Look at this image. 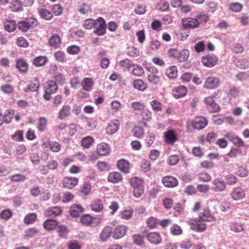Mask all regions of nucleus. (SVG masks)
<instances>
[{"mask_svg":"<svg viewBox=\"0 0 249 249\" xmlns=\"http://www.w3.org/2000/svg\"><path fill=\"white\" fill-rule=\"evenodd\" d=\"M95 25V20L91 18L85 19L83 23V27L86 30H90Z\"/></svg>","mask_w":249,"mask_h":249,"instance_id":"56","label":"nucleus"},{"mask_svg":"<svg viewBox=\"0 0 249 249\" xmlns=\"http://www.w3.org/2000/svg\"><path fill=\"white\" fill-rule=\"evenodd\" d=\"M148 241L153 245H159L162 242V237L158 232L153 231L148 233L146 236Z\"/></svg>","mask_w":249,"mask_h":249,"instance_id":"11","label":"nucleus"},{"mask_svg":"<svg viewBox=\"0 0 249 249\" xmlns=\"http://www.w3.org/2000/svg\"><path fill=\"white\" fill-rule=\"evenodd\" d=\"M187 88L184 86L176 87L172 90L173 96L177 99L184 97L187 94Z\"/></svg>","mask_w":249,"mask_h":249,"instance_id":"20","label":"nucleus"},{"mask_svg":"<svg viewBox=\"0 0 249 249\" xmlns=\"http://www.w3.org/2000/svg\"><path fill=\"white\" fill-rule=\"evenodd\" d=\"M37 215L35 213L27 214L24 219V222L26 224H30L34 223L36 219Z\"/></svg>","mask_w":249,"mask_h":249,"instance_id":"53","label":"nucleus"},{"mask_svg":"<svg viewBox=\"0 0 249 249\" xmlns=\"http://www.w3.org/2000/svg\"><path fill=\"white\" fill-rule=\"evenodd\" d=\"M46 125L47 120L46 118L44 117H40L37 124L38 130L41 132L43 131L45 129Z\"/></svg>","mask_w":249,"mask_h":249,"instance_id":"61","label":"nucleus"},{"mask_svg":"<svg viewBox=\"0 0 249 249\" xmlns=\"http://www.w3.org/2000/svg\"><path fill=\"white\" fill-rule=\"evenodd\" d=\"M162 183L164 186L168 188H173L178 185L177 179L172 176H167L162 178Z\"/></svg>","mask_w":249,"mask_h":249,"instance_id":"17","label":"nucleus"},{"mask_svg":"<svg viewBox=\"0 0 249 249\" xmlns=\"http://www.w3.org/2000/svg\"><path fill=\"white\" fill-rule=\"evenodd\" d=\"M91 209L95 212H102L104 209V204L101 199H94L90 204Z\"/></svg>","mask_w":249,"mask_h":249,"instance_id":"27","label":"nucleus"},{"mask_svg":"<svg viewBox=\"0 0 249 249\" xmlns=\"http://www.w3.org/2000/svg\"><path fill=\"white\" fill-rule=\"evenodd\" d=\"M91 184L88 182H84L81 188V192L84 195H88L91 191Z\"/></svg>","mask_w":249,"mask_h":249,"instance_id":"63","label":"nucleus"},{"mask_svg":"<svg viewBox=\"0 0 249 249\" xmlns=\"http://www.w3.org/2000/svg\"><path fill=\"white\" fill-rule=\"evenodd\" d=\"M84 212V208L79 205H73L70 209V215L73 217H79Z\"/></svg>","mask_w":249,"mask_h":249,"instance_id":"26","label":"nucleus"},{"mask_svg":"<svg viewBox=\"0 0 249 249\" xmlns=\"http://www.w3.org/2000/svg\"><path fill=\"white\" fill-rule=\"evenodd\" d=\"M132 73L137 76H141L144 73V71L142 67L137 64H133L131 71Z\"/></svg>","mask_w":249,"mask_h":249,"instance_id":"37","label":"nucleus"},{"mask_svg":"<svg viewBox=\"0 0 249 249\" xmlns=\"http://www.w3.org/2000/svg\"><path fill=\"white\" fill-rule=\"evenodd\" d=\"M196 19L198 22V26L201 24L206 23L209 20V17L207 14H199L197 15Z\"/></svg>","mask_w":249,"mask_h":249,"instance_id":"51","label":"nucleus"},{"mask_svg":"<svg viewBox=\"0 0 249 249\" xmlns=\"http://www.w3.org/2000/svg\"><path fill=\"white\" fill-rule=\"evenodd\" d=\"M93 85L94 81L90 78H84L81 82L83 89L87 91H91Z\"/></svg>","mask_w":249,"mask_h":249,"instance_id":"29","label":"nucleus"},{"mask_svg":"<svg viewBox=\"0 0 249 249\" xmlns=\"http://www.w3.org/2000/svg\"><path fill=\"white\" fill-rule=\"evenodd\" d=\"M152 109L156 112L160 111L162 109V104L157 100H153L150 102Z\"/></svg>","mask_w":249,"mask_h":249,"instance_id":"62","label":"nucleus"},{"mask_svg":"<svg viewBox=\"0 0 249 249\" xmlns=\"http://www.w3.org/2000/svg\"><path fill=\"white\" fill-rule=\"evenodd\" d=\"M109 146L106 143L102 142L97 145L96 151L100 156H106L110 152Z\"/></svg>","mask_w":249,"mask_h":249,"instance_id":"25","label":"nucleus"},{"mask_svg":"<svg viewBox=\"0 0 249 249\" xmlns=\"http://www.w3.org/2000/svg\"><path fill=\"white\" fill-rule=\"evenodd\" d=\"M126 53L131 57H136L139 55V50L134 47H129L127 48Z\"/></svg>","mask_w":249,"mask_h":249,"instance_id":"59","label":"nucleus"},{"mask_svg":"<svg viewBox=\"0 0 249 249\" xmlns=\"http://www.w3.org/2000/svg\"><path fill=\"white\" fill-rule=\"evenodd\" d=\"M13 140L16 142H22L23 141V131L22 130L16 131L11 136Z\"/></svg>","mask_w":249,"mask_h":249,"instance_id":"54","label":"nucleus"},{"mask_svg":"<svg viewBox=\"0 0 249 249\" xmlns=\"http://www.w3.org/2000/svg\"><path fill=\"white\" fill-rule=\"evenodd\" d=\"M112 232V228L110 226L105 227L100 234V238L102 241H107Z\"/></svg>","mask_w":249,"mask_h":249,"instance_id":"32","label":"nucleus"},{"mask_svg":"<svg viewBox=\"0 0 249 249\" xmlns=\"http://www.w3.org/2000/svg\"><path fill=\"white\" fill-rule=\"evenodd\" d=\"M4 29L9 33L15 31L18 28L17 24L15 20L7 19L3 23Z\"/></svg>","mask_w":249,"mask_h":249,"instance_id":"28","label":"nucleus"},{"mask_svg":"<svg viewBox=\"0 0 249 249\" xmlns=\"http://www.w3.org/2000/svg\"><path fill=\"white\" fill-rule=\"evenodd\" d=\"M189 55V52L187 50H183L179 52L177 59L179 62H185L188 59Z\"/></svg>","mask_w":249,"mask_h":249,"instance_id":"43","label":"nucleus"},{"mask_svg":"<svg viewBox=\"0 0 249 249\" xmlns=\"http://www.w3.org/2000/svg\"><path fill=\"white\" fill-rule=\"evenodd\" d=\"M38 232V231L36 228L28 229L25 231L24 238L25 239H29L33 237Z\"/></svg>","mask_w":249,"mask_h":249,"instance_id":"46","label":"nucleus"},{"mask_svg":"<svg viewBox=\"0 0 249 249\" xmlns=\"http://www.w3.org/2000/svg\"><path fill=\"white\" fill-rule=\"evenodd\" d=\"M38 24L37 20L34 18H26L17 23L18 28L22 32H27L30 29L35 28Z\"/></svg>","mask_w":249,"mask_h":249,"instance_id":"1","label":"nucleus"},{"mask_svg":"<svg viewBox=\"0 0 249 249\" xmlns=\"http://www.w3.org/2000/svg\"><path fill=\"white\" fill-rule=\"evenodd\" d=\"M220 83L221 82L219 78L211 76L206 79L204 88L209 89H213L218 88Z\"/></svg>","mask_w":249,"mask_h":249,"instance_id":"8","label":"nucleus"},{"mask_svg":"<svg viewBox=\"0 0 249 249\" xmlns=\"http://www.w3.org/2000/svg\"><path fill=\"white\" fill-rule=\"evenodd\" d=\"M133 87L140 91H144L147 88V85L141 79L135 80L133 82Z\"/></svg>","mask_w":249,"mask_h":249,"instance_id":"35","label":"nucleus"},{"mask_svg":"<svg viewBox=\"0 0 249 249\" xmlns=\"http://www.w3.org/2000/svg\"><path fill=\"white\" fill-rule=\"evenodd\" d=\"M48 61L47 58L45 56H39L34 58L33 64L36 67H40L44 65Z\"/></svg>","mask_w":249,"mask_h":249,"instance_id":"38","label":"nucleus"},{"mask_svg":"<svg viewBox=\"0 0 249 249\" xmlns=\"http://www.w3.org/2000/svg\"><path fill=\"white\" fill-rule=\"evenodd\" d=\"M43 146L44 147H48L53 152H58L60 149V145L56 142L50 141L45 142L43 144Z\"/></svg>","mask_w":249,"mask_h":249,"instance_id":"34","label":"nucleus"},{"mask_svg":"<svg viewBox=\"0 0 249 249\" xmlns=\"http://www.w3.org/2000/svg\"><path fill=\"white\" fill-rule=\"evenodd\" d=\"M230 229L234 232H241L244 230V227L242 224L238 222H231L230 224Z\"/></svg>","mask_w":249,"mask_h":249,"instance_id":"49","label":"nucleus"},{"mask_svg":"<svg viewBox=\"0 0 249 249\" xmlns=\"http://www.w3.org/2000/svg\"><path fill=\"white\" fill-rule=\"evenodd\" d=\"M204 103L206 105L208 110L210 112H218L220 110L219 105L214 101L213 97L208 96L205 98Z\"/></svg>","mask_w":249,"mask_h":249,"instance_id":"10","label":"nucleus"},{"mask_svg":"<svg viewBox=\"0 0 249 249\" xmlns=\"http://www.w3.org/2000/svg\"><path fill=\"white\" fill-rule=\"evenodd\" d=\"M164 139L165 142L170 145H173L178 140V137L174 130H168L164 133Z\"/></svg>","mask_w":249,"mask_h":249,"instance_id":"15","label":"nucleus"},{"mask_svg":"<svg viewBox=\"0 0 249 249\" xmlns=\"http://www.w3.org/2000/svg\"><path fill=\"white\" fill-rule=\"evenodd\" d=\"M16 68L18 71L23 73H27L28 71L29 65L26 61L22 58L16 60Z\"/></svg>","mask_w":249,"mask_h":249,"instance_id":"19","label":"nucleus"},{"mask_svg":"<svg viewBox=\"0 0 249 249\" xmlns=\"http://www.w3.org/2000/svg\"><path fill=\"white\" fill-rule=\"evenodd\" d=\"M133 136L138 139L142 138L144 135V130L143 127L140 126H135L133 130Z\"/></svg>","mask_w":249,"mask_h":249,"instance_id":"36","label":"nucleus"},{"mask_svg":"<svg viewBox=\"0 0 249 249\" xmlns=\"http://www.w3.org/2000/svg\"><path fill=\"white\" fill-rule=\"evenodd\" d=\"M245 196L244 190L239 187L234 188L231 193V197L235 201L243 199Z\"/></svg>","mask_w":249,"mask_h":249,"instance_id":"18","label":"nucleus"},{"mask_svg":"<svg viewBox=\"0 0 249 249\" xmlns=\"http://www.w3.org/2000/svg\"><path fill=\"white\" fill-rule=\"evenodd\" d=\"M95 30L94 33L98 36H102L106 33V23L105 20L101 17L95 20Z\"/></svg>","mask_w":249,"mask_h":249,"instance_id":"4","label":"nucleus"},{"mask_svg":"<svg viewBox=\"0 0 249 249\" xmlns=\"http://www.w3.org/2000/svg\"><path fill=\"white\" fill-rule=\"evenodd\" d=\"M61 212L62 211L59 207H53L46 210L44 214L47 217H54L60 214Z\"/></svg>","mask_w":249,"mask_h":249,"instance_id":"33","label":"nucleus"},{"mask_svg":"<svg viewBox=\"0 0 249 249\" xmlns=\"http://www.w3.org/2000/svg\"><path fill=\"white\" fill-rule=\"evenodd\" d=\"M46 89H48V91L51 93L54 94L57 89V86L56 83L53 81H49L47 83Z\"/></svg>","mask_w":249,"mask_h":249,"instance_id":"47","label":"nucleus"},{"mask_svg":"<svg viewBox=\"0 0 249 249\" xmlns=\"http://www.w3.org/2000/svg\"><path fill=\"white\" fill-rule=\"evenodd\" d=\"M218 61V57L214 54H208L201 58V62L204 66L207 67H213Z\"/></svg>","mask_w":249,"mask_h":249,"instance_id":"7","label":"nucleus"},{"mask_svg":"<svg viewBox=\"0 0 249 249\" xmlns=\"http://www.w3.org/2000/svg\"><path fill=\"white\" fill-rule=\"evenodd\" d=\"M78 179L76 178L65 177L63 178V187L68 188H73L78 183Z\"/></svg>","mask_w":249,"mask_h":249,"instance_id":"22","label":"nucleus"},{"mask_svg":"<svg viewBox=\"0 0 249 249\" xmlns=\"http://www.w3.org/2000/svg\"><path fill=\"white\" fill-rule=\"evenodd\" d=\"M65 132L69 136H72L76 131V126L74 124H71L69 126L63 127Z\"/></svg>","mask_w":249,"mask_h":249,"instance_id":"58","label":"nucleus"},{"mask_svg":"<svg viewBox=\"0 0 249 249\" xmlns=\"http://www.w3.org/2000/svg\"><path fill=\"white\" fill-rule=\"evenodd\" d=\"M178 69L176 66H172L168 67L165 70V75L170 79H174L178 76Z\"/></svg>","mask_w":249,"mask_h":249,"instance_id":"30","label":"nucleus"},{"mask_svg":"<svg viewBox=\"0 0 249 249\" xmlns=\"http://www.w3.org/2000/svg\"><path fill=\"white\" fill-rule=\"evenodd\" d=\"M217 137L216 133L212 131L208 133L206 136V141L209 143H213L215 142Z\"/></svg>","mask_w":249,"mask_h":249,"instance_id":"64","label":"nucleus"},{"mask_svg":"<svg viewBox=\"0 0 249 249\" xmlns=\"http://www.w3.org/2000/svg\"><path fill=\"white\" fill-rule=\"evenodd\" d=\"M183 28L186 29H195L198 28V22L196 18H187L182 19Z\"/></svg>","mask_w":249,"mask_h":249,"instance_id":"9","label":"nucleus"},{"mask_svg":"<svg viewBox=\"0 0 249 249\" xmlns=\"http://www.w3.org/2000/svg\"><path fill=\"white\" fill-rule=\"evenodd\" d=\"M26 177L21 174H16L10 177V179L12 182H23L25 179Z\"/></svg>","mask_w":249,"mask_h":249,"instance_id":"57","label":"nucleus"},{"mask_svg":"<svg viewBox=\"0 0 249 249\" xmlns=\"http://www.w3.org/2000/svg\"><path fill=\"white\" fill-rule=\"evenodd\" d=\"M102 220L100 216H91L89 214H83L80 218L81 223L86 226H96L101 222Z\"/></svg>","mask_w":249,"mask_h":249,"instance_id":"3","label":"nucleus"},{"mask_svg":"<svg viewBox=\"0 0 249 249\" xmlns=\"http://www.w3.org/2000/svg\"><path fill=\"white\" fill-rule=\"evenodd\" d=\"M117 167L122 172L124 173H128L130 169L129 162L124 159H121L117 162Z\"/></svg>","mask_w":249,"mask_h":249,"instance_id":"24","label":"nucleus"},{"mask_svg":"<svg viewBox=\"0 0 249 249\" xmlns=\"http://www.w3.org/2000/svg\"><path fill=\"white\" fill-rule=\"evenodd\" d=\"M226 188L225 182L220 178H215L212 182V189L214 192L224 191Z\"/></svg>","mask_w":249,"mask_h":249,"instance_id":"13","label":"nucleus"},{"mask_svg":"<svg viewBox=\"0 0 249 249\" xmlns=\"http://www.w3.org/2000/svg\"><path fill=\"white\" fill-rule=\"evenodd\" d=\"M147 135L145 138V142L147 147H149L152 145L155 140V135L152 132H148Z\"/></svg>","mask_w":249,"mask_h":249,"instance_id":"55","label":"nucleus"},{"mask_svg":"<svg viewBox=\"0 0 249 249\" xmlns=\"http://www.w3.org/2000/svg\"><path fill=\"white\" fill-rule=\"evenodd\" d=\"M147 227L150 229H154L159 225V221L157 218L153 216L148 217L146 220Z\"/></svg>","mask_w":249,"mask_h":249,"instance_id":"40","label":"nucleus"},{"mask_svg":"<svg viewBox=\"0 0 249 249\" xmlns=\"http://www.w3.org/2000/svg\"><path fill=\"white\" fill-rule=\"evenodd\" d=\"M107 179L108 182L115 184L121 181L123 177L119 172H112L108 175Z\"/></svg>","mask_w":249,"mask_h":249,"instance_id":"23","label":"nucleus"},{"mask_svg":"<svg viewBox=\"0 0 249 249\" xmlns=\"http://www.w3.org/2000/svg\"><path fill=\"white\" fill-rule=\"evenodd\" d=\"M0 90L4 94H10L14 92V88L13 86L10 84H4L0 86Z\"/></svg>","mask_w":249,"mask_h":249,"instance_id":"45","label":"nucleus"},{"mask_svg":"<svg viewBox=\"0 0 249 249\" xmlns=\"http://www.w3.org/2000/svg\"><path fill=\"white\" fill-rule=\"evenodd\" d=\"M58 222L54 219H49L43 223V227L47 231L54 230L57 226Z\"/></svg>","mask_w":249,"mask_h":249,"instance_id":"31","label":"nucleus"},{"mask_svg":"<svg viewBox=\"0 0 249 249\" xmlns=\"http://www.w3.org/2000/svg\"><path fill=\"white\" fill-rule=\"evenodd\" d=\"M38 12L40 17L45 20H50L53 18L52 14L46 9H38Z\"/></svg>","mask_w":249,"mask_h":249,"instance_id":"41","label":"nucleus"},{"mask_svg":"<svg viewBox=\"0 0 249 249\" xmlns=\"http://www.w3.org/2000/svg\"><path fill=\"white\" fill-rule=\"evenodd\" d=\"M13 213L9 209L3 210L0 213V219L7 221L12 217Z\"/></svg>","mask_w":249,"mask_h":249,"instance_id":"44","label":"nucleus"},{"mask_svg":"<svg viewBox=\"0 0 249 249\" xmlns=\"http://www.w3.org/2000/svg\"><path fill=\"white\" fill-rule=\"evenodd\" d=\"M40 86V82L38 78H35L31 83L23 89V91L26 93L29 92L37 91Z\"/></svg>","mask_w":249,"mask_h":249,"instance_id":"21","label":"nucleus"},{"mask_svg":"<svg viewBox=\"0 0 249 249\" xmlns=\"http://www.w3.org/2000/svg\"><path fill=\"white\" fill-rule=\"evenodd\" d=\"M142 120L138 123L142 124L145 127H147V122L151 120L152 118V112L147 108H144L141 112Z\"/></svg>","mask_w":249,"mask_h":249,"instance_id":"16","label":"nucleus"},{"mask_svg":"<svg viewBox=\"0 0 249 249\" xmlns=\"http://www.w3.org/2000/svg\"><path fill=\"white\" fill-rule=\"evenodd\" d=\"M133 213V210L131 208L126 209L120 212L119 213V216L121 218L128 220L131 218Z\"/></svg>","mask_w":249,"mask_h":249,"instance_id":"39","label":"nucleus"},{"mask_svg":"<svg viewBox=\"0 0 249 249\" xmlns=\"http://www.w3.org/2000/svg\"><path fill=\"white\" fill-rule=\"evenodd\" d=\"M127 227L125 226L118 225L112 231V237L115 239H119L124 237L126 233Z\"/></svg>","mask_w":249,"mask_h":249,"instance_id":"14","label":"nucleus"},{"mask_svg":"<svg viewBox=\"0 0 249 249\" xmlns=\"http://www.w3.org/2000/svg\"><path fill=\"white\" fill-rule=\"evenodd\" d=\"M205 223L212 222L216 220V218L211 213V211L208 207L203 209L202 211L200 213L198 216Z\"/></svg>","mask_w":249,"mask_h":249,"instance_id":"5","label":"nucleus"},{"mask_svg":"<svg viewBox=\"0 0 249 249\" xmlns=\"http://www.w3.org/2000/svg\"><path fill=\"white\" fill-rule=\"evenodd\" d=\"M231 208V204L228 201L223 200L220 203L219 209L222 212L229 211Z\"/></svg>","mask_w":249,"mask_h":249,"instance_id":"60","label":"nucleus"},{"mask_svg":"<svg viewBox=\"0 0 249 249\" xmlns=\"http://www.w3.org/2000/svg\"><path fill=\"white\" fill-rule=\"evenodd\" d=\"M94 142V139L90 136L84 137L81 141V145L85 148H89Z\"/></svg>","mask_w":249,"mask_h":249,"instance_id":"48","label":"nucleus"},{"mask_svg":"<svg viewBox=\"0 0 249 249\" xmlns=\"http://www.w3.org/2000/svg\"><path fill=\"white\" fill-rule=\"evenodd\" d=\"M208 124L207 119L203 117H196L191 123V126L195 129L201 130L204 128Z\"/></svg>","mask_w":249,"mask_h":249,"instance_id":"6","label":"nucleus"},{"mask_svg":"<svg viewBox=\"0 0 249 249\" xmlns=\"http://www.w3.org/2000/svg\"><path fill=\"white\" fill-rule=\"evenodd\" d=\"M197 177L199 181L203 182H209L211 180V176L208 173L206 172H202L199 173L197 175Z\"/></svg>","mask_w":249,"mask_h":249,"instance_id":"52","label":"nucleus"},{"mask_svg":"<svg viewBox=\"0 0 249 249\" xmlns=\"http://www.w3.org/2000/svg\"><path fill=\"white\" fill-rule=\"evenodd\" d=\"M61 42L60 37L57 35H53L49 40L50 46L56 48Z\"/></svg>","mask_w":249,"mask_h":249,"instance_id":"50","label":"nucleus"},{"mask_svg":"<svg viewBox=\"0 0 249 249\" xmlns=\"http://www.w3.org/2000/svg\"><path fill=\"white\" fill-rule=\"evenodd\" d=\"M120 122L118 119H114L110 121L106 127V132L108 135L115 133L119 129Z\"/></svg>","mask_w":249,"mask_h":249,"instance_id":"12","label":"nucleus"},{"mask_svg":"<svg viewBox=\"0 0 249 249\" xmlns=\"http://www.w3.org/2000/svg\"><path fill=\"white\" fill-rule=\"evenodd\" d=\"M129 183L130 185L133 188L136 187L143 186V180L141 178L136 177L130 178L129 180Z\"/></svg>","mask_w":249,"mask_h":249,"instance_id":"42","label":"nucleus"},{"mask_svg":"<svg viewBox=\"0 0 249 249\" xmlns=\"http://www.w3.org/2000/svg\"><path fill=\"white\" fill-rule=\"evenodd\" d=\"M192 230L202 232L204 231L207 228V224L199 217L190 219L187 222Z\"/></svg>","mask_w":249,"mask_h":249,"instance_id":"2","label":"nucleus"}]
</instances>
